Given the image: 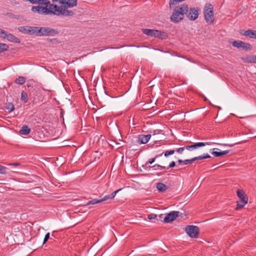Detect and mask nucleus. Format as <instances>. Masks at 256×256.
<instances>
[{
  "mask_svg": "<svg viewBox=\"0 0 256 256\" xmlns=\"http://www.w3.org/2000/svg\"><path fill=\"white\" fill-rule=\"evenodd\" d=\"M151 137L150 134L144 135V134H139L138 138V144H146L150 140Z\"/></svg>",
  "mask_w": 256,
  "mask_h": 256,
  "instance_id": "13",
  "label": "nucleus"
},
{
  "mask_svg": "<svg viewBox=\"0 0 256 256\" xmlns=\"http://www.w3.org/2000/svg\"><path fill=\"white\" fill-rule=\"evenodd\" d=\"M252 63H256V56L252 55Z\"/></svg>",
  "mask_w": 256,
  "mask_h": 256,
  "instance_id": "43",
  "label": "nucleus"
},
{
  "mask_svg": "<svg viewBox=\"0 0 256 256\" xmlns=\"http://www.w3.org/2000/svg\"><path fill=\"white\" fill-rule=\"evenodd\" d=\"M213 144H214V143L212 142H196L192 145L186 146V150H188L190 151H192L194 149L197 148L199 147L204 146L206 145H211Z\"/></svg>",
  "mask_w": 256,
  "mask_h": 256,
  "instance_id": "12",
  "label": "nucleus"
},
{
  "mask_svg": "<svg viewBox=\"0 0 256 256\" xmlns=\"http://www.w3.org/2000/svg\"><path fill=\"white\" fill-rule=\"evenodd\" d=\"M8 109L9 110L10 112H11L12 110H14V104L12 103H9L8 106Z\"/></svg>",
  "mask_w": 256,
  "mask_h": 256,
  "instance_id": "36",
  "label": "nucleus"
},
{
  "mask_svg": "<svg viewBox=\"0 0 256 256\" xmlns=\"http://www.w3.org/2000/svg\"><path fill=\"white\" fill-rule=\"evenodd\" d=\"M160 165L158 164H156L152 166H149L150 168H152L154 170H160Z\"/></svg>",
  "mask_w": 256,
  "mask_h": 256,
  "instance_id": "37",
  "label": "nucleus"
},
{
  "mask_svg": "<svg viewBox=\"0 0 256 256\" xmlns=\"http://www.w3.org/2000/svg\"><path fill=\"white\" fill-rule=\"evenodd\" d=\"M178 2H180L178 0H170L169 2L170 8L174 7Z\"/></svg>",
  "mask_w": 256,
  "mask_h": 256,
  "instance_id": "29",
  "label": "nucleus"
},
{
  "mask_svg": "<svg viewBox=\"0 0 256 256\" xmlns=\"http://www.w3.org/2000/svg\"><path fill=\"white\" fill-rule=\"evenodd\" d=\"M26 82V78L23 76H19L16 80V83L17 84H22Z\"/></svg>",
  "mask_w": 256,
  "mask_h": 256,
  "instance_id": "27",
  "label": "nucleus"
},
{
  "mask_svg": "<svg viewBox=\"0 0 256 256\" xmlns=\"http://www.w3.org/2000/svg\"><path fill=\"white\" fill-rule=\"evenodd\" d=\"M6 168L5 166L0 165V174H5L6 173Z\"/></svg>",
  "mask_w": 256,
  "mask_h": 256,
  "instance_id": "33",
  "label": "nucleus"
},
{
  "mask_svg": "<svg viewBox=\"0 0 256 256\" xmlns=\"http://www.w3.org/2000/svg\"><path fill=\"white\" fill-rule=\"evenodd\" d=\"M166 168L164 166H160V170H164Z\"/></svg>",
  "mask_w": 256,
  "mask_h": 256,
  "instance_id": "44",
  "label": "nucleus"
},
{
  "mask_svg": "<svg viewBox=\"0 0 256 256\" xmlns=\"http://www.w3.org/2000/svg\"><path fill=\"white\" fill-rule=\"evenodd\" d=\"M186 150V146L180 148H178L176 151L177 152H178L180 154H182V152H184V150Z\"/></svg>",
  "mask_w": 256,
  "mask_h": 256,
  "instance_id": "39",
  "label": "nucleus"
},
{
  "mask_svg": "<svg viewBox=\"0 0 256 256\" xmlns=\"http://www.w3.org/2000/svg\"><path fill=\"white\" fill-rule=\"evenodd\" d=\"M174 152L175 150H166L164 152V156L167 157L170 155L173 154L174 153Z\"/></svg>",
  "mask_w": 256,
  "mask_h": 256,
  "instance_id": "31",
  "label": "nucleus"
},
{
  "mask_svg": "<svg viewBox=\"0 0 256 256\" xmlns=\"http://www.w3.org/2000/svg\"><path fill=\"white\" fill-rule=\"evenodd\" d=\"M30 132V128L27 126H22L20 130V133L22 134L27 135Z\"/></svg>",
  "mask_w": 256,
  "mask_h": 256,
  "instance_id": "23",
  "label": "nucleus"
},
{
  "mask_svg": "<svg viewBox=\"0 0 256 256\" xmlns=\"http://www.w3.org/2000/svg\"><path fill=\"white\" fill-rule=\"evenodd\" d=\"M21 100L24 103L28 102V94L26 92L23 91L21 93Z\"/></svg>",
  "mask_w": 256,
  "mask_h": 256,
  "instance_id": "26",
  "label": "nucleus"
},
{
  "mask_svg": "<svg viewBox=\"0 0 256 256\" xmlns=\"http://www.w3.org/2000/svg\"><path fill=\"white\" fill-rule=\"evenodd\" d=\"M224 146H231L232 145H229V144H224Z\"/></svg>",
  "mask_w": 256,
  "mask_h": 256,
  "instance_id": "45",
  "label": "nucleus"
},
{
  "mask_svg": "<svg viewBox=\"0 0 256 256\" xmlns=\"http://www.w3.org/2000/svg\"><path fill=\"white\" fill-rule=\"evenodd\" d=\"M156 188L160 192H163L167 190L168 186L162 182H158L156 184Z\"/></svg>",
  "mask_w": 256,
  "mask_h": 256,
  "instance_id": "18",
  "label": "nucleus"
},
{
  "mask_svg": "<svg viewBox=\"0 0 256 256\" xmlns=\"http://www.w3.org/2000/svg\"><path fill=\"white\" fill-rule=\"evenodd\" d=\"M28 30L27 31L26 34H36V36H40V28L38 27H34V26H29L28 27Z\"/></svg>",
  "mask_w": 256,
  "mask_h": 256,
  "instance_id": "14",
  "label": "nucleus"
},
{
  "mask_svg": "<svg viewBox=\"0 0 256 256\" xmlns=\"http://www.w3.org/2000/svg\"><path fill=\"white\" fill-rule=\"evenodd\" d=\"M178 211H172L165 216L164 222L166 223L172 222L178 216Z\"/></svg>",
  "mask_w": 256,
  "mask_h": 256,
  "instance_id": "9",
  "label": "nucleus"
},
{
  "mask_svg": "<svg viewBox=\"0 0 256 256\" xmlns=\"http://www.w3.org/2000/svg\"><path fill=\"white\" fill-rule=\"evenodd\" d=\"M142 32L151 37L157 38L162 40L166 39L168 36L166 32L156 30H151L148 28H142Z\"/></svg>",
  "mask_w": 256,
  "mask_h": 256,
  "instance_id": "4",
  "label": "nucleus"
},
{
  "mask_svg": "<svg viewBox=\"0 0 256 256\" xmlns=\"http://www.w3.org/2000/svg\"><path fill=\"white\" fill-rule=\"evenodd\" d=\"M6 34V32L0 28V37L4 38Z\"/></svg>",
  "mask_w": 256,
  "mask_h": 256,
  "instance_id": "40",
  "label": "nucleus"
},
{
  "mask_svg": "<svg viewBox=\"0 0 256 256\" xmlns=\"http://www.w3.org/2000/svg\"><path fill=\"white\" fill-rule=\"evenodd\" d=\"M186 233L192 238H196L200 232V229L197 226H188L185 228Z\"/></svg>",
  "mask_w": 256,
  "mask_h": 256,
  "instance_id": "8",
  "label": "nucleus"
},
{
  "mask_svg": "<svg viewBox=\"0 0 256 256\" xmlns=\"http://www.w3.org/2000/svg\"><path fill=\"white\" fill-rule=\"evenodd\" d=\"M175 166H176L175 162H174V161H172V162L170 164L169 166H168V168H172L174 167Z\"/></svg>",
  "mask_w": 256,
  "mask_h": 256,
  "instance_id": "41",
  "label": "nucleus"
},
{
  "mask_svg": "<svg viewBox=\"0 0 256 256\" xmlns=\"http://www.w3.org/2000/svg\"><path fill=\"white\" fill-rule=\"evenodd\" d=\"M48 4H43L46 6L44 7L40 6H32V11L40 14L56 15L55 10L52 6H54V4H50L49 0H48Z\"/></svg>",
  "mask_w": 256,
  "mask_h": 256,
  "instance_id": "3",
  "label": "nucleus"
},
{
  "mask_svg": "<svg viewBox=\"0 0 256 256\" xmlns=\"http://www.w3.org/2000/svg\"><path fill=\"white\" fill-rule=\"evenodd\" d=\"M246 37L250 38H254L256 39V31L248 30L244 32L242 34Z\"/></svg>",
  "mask_w": 256,
  "mask_h": 256,
  "instance_id": "16",
  "label": "nucleus"
},
{
  "mask_svg": "<svg viewBox=\"0 0 256 256\" xmlns=\"http://www.w3.org/2000/svg\"><path fill=\"white\" fill-rule=\"evenodd\" d=\"M157 158H158V156H156L154 158L149 159L148 162L146 164V165L148 164H152L155 162V160Z\"/></svg>",
  "mask_w": 256,
  "mask_h": 256,
  "instance_id": "32",
  "label": "nucleus"
},
{
  "mask_svg": "<svg viewBox=\"0 0 256 256\" xmlns=\"http://www.w3.org/2000/svg\"><path fill=\"white\" fill-rule=\"evenodd\" d=\"M28 26H26V27L22 26V27H20V28H19V30L20 32H24L26 33L27 31L28 30Z\"/></svg>",
  "mask_w": 256,
  "mask_h": 256,
  "instance_id": "38",
  "label": "nucleus"
},
{
  "mask_svg": "<svg viewBox=\"0 0 256 256\" xmlns=\"http://www.w3.org/2000/svg\"><path fill=\"white\" fill-rule=\"evenodd\" d=\"M121 190L122 189L116 190L114 191L113 192H112L110 194L105 196H104L100 199H92V200H89L87 202L86 206H89L90 204H96L109 199H113L116 196V194Z\"/></svg>",
  "mask_w": 256,
  "mask_h": 256,
  "instance_id": "6",
  "label": "nucleus"
},
{
  "mask_svg": "<svg viewBox=\"0 0 256 256\" xmlns=\"http://www.w3.org/2000/svg\"><path fill=\"white\" fill-rule=\"evenodd\" d=\"M238 196L240 198V200H248V198L246 195L243 190H238L236 192Z\"/></svg>",
  "mask_w": 256,
  "mask_h": 256,
  "instance_id": "19",
  "label": "nucleus"
},
{
  "mask_svg": "<svg viewBox=\"0 0 256 256\" xmlns=\"http://www.w3.org/2000/svg\"><path fill=\"white\" fill-rule=\"evenodd\" d=\"M160 130H154V132H153V134H154V135H155V134H160Z\"/></svg>",
  "mask_w": 256,
  "mask_h": 256,
  "instance_id": "42",
  "label": "nucleus"
},
{
  "mask_svg": "<svg viewBox=\"0 0 256 256\" xmlns=\"http://www.w3.org/2000/svg\"><path fill=\"white\" fill-rule=\"evenodd\" d=\"M40 36H54L59 34V32L57 30L50 27H40Z\"/></svg>",
  "mask_w": 256,
  "mask_h": 256,
  "instance_id": "7",
  "label": "nucleus"
},
{
  "mask_svg": "<svg viewBox=\"0 0 256 256\" xmlns=\"http://www.w3.org/2000/svg\"><path fill=\"white\" fill-rule=\"evenodd\" d=\"M242 60L244 62L252 63V55L247 56L245 57L242 58Z\"/></svg>",
  "mask_w": 256,
  "mask_h": 256,
  "instance_id": "24",
  "label": "nucleus"
},
{
  "mask_svg": "<svg viewBox=\"0 0 256 256\" xmlns=\"http://www.w3.org/2000/svg\"><path fill=\"white\" fill-rule=\"evenodd\" d=\"M186 16L192 20H196L198 16V9L196 8H188Z\"/></svg>",
  "mask_w": 256,
  "mask_h": 256,
  "instance_id": "10",
  "label": "nucleus"
},
{
  "mask_svg": "<svg viewBox=\"0 0 256 256\" xmlns=\"http://www.w3.org/2000/svg\"><path fill=\"white\" fill-rule=\"evenodd\" d=\"M24 2H28L32 4H48V0H22Z\"/></svg>",
  "mask_w": 256,
  "mask_h": 256,
  "instance_id": "17",
  "label": "nucleus"
},
{
  "mask_svg": "<svg viewBox=\"0 0 256 256\" xmlns=\"http://www.w3.org/2000/svg\"><path fill=\"white\" fill-rule=\"evenodd\" d=\"M53 2H59L61 4L58 6L56 4L52 6L55 10L56 16H72L74 12L72 10V8L77 6L78 0H52Z\"/></svg>",
  "mask_w": 256,
  "mask_h": 256,
  "instance_id": "1",
  "label": "nucleus"
},
{
  "mask_svg": "<svg viewBox=\"0 0 256 256\" xmlns=\"http://www.w3.org/2000/svg\"><path fill=\"white\" fill-rule=\"evenodd\" d=\"M4 38H6L8 41L12 42H20V40L18 38L16 37L12 34H8L6 32V34L4 35Z\"/></svg>",
  "mask_w": 256,
  "mask_h": 256,
  "instance_id": "15",
  "label": "nucleus"
},
{
  "mask_svg": "<svg viewBox=\"0 0 256 256\" xmlns=\"http://www.w3.org/2000/svg\"><path fill=\"white\" fill-rule=\"evenodd\" d=\"M50 233L48 232L47 234H46L44 236V241H43V242H42V244H44L46 243V242L50 238Z\"/></svg>",
  "mask_w": 256,
  "mask_h": 256,
  "instance_id": "34",
  "label": "nucleus"
},
{
  "mask_svg": "<svg viewBox=\"0 0 256 256\" xmlns=\"http://www.w3.org/2000/svg\"><path fill=\"white\" fill-rule=\"evenodd\" d=\"M210 158V156L208 154H204L202 155L192 158L191 159V160L194 162L195 160H202L204 159L208 158Z\"/></svg>",
  "mask_w": 256,
  "mask_h": 256,
  "instance_id": "21",
  "label": "nucleus"
},
{
  "mask_svg": "<svg viewBox=\"0 0 256 256\" xmlns=\"http://www.w3.org/2000/svg\"><path fill=\"white\" fill-rule=\"evenodd\" d=\"M8 48V46L7 44L3 43H0V53L3 52L6 50H7Z\"/></svg>",
  "mask_w": 256,
  "mask_h": 256,
  "instance_id": "25",
  "label": "nucleus"
},
{
  "mask_svg": "<svg viewBox=\"0 0 256 256\" xmlns=\"http://www.w3.org/2000/svg\"><path fill=\"white\" fill-rule=\"evenodd\" d=\"M229 152V150H226L222 152H213L212 154L216 157H220L228 154Z\"/></svg>",
  "mask_w": 256,
  "mask_h": 256,
  "instance_id": "22",
  "label": "nucleus"
},
{
  "mask_svg": "<svg viewBox=\"0 0 256 256\" xmlns=\"http://www.w3.org/2000/svg\"><path fill=\"white\" fill-rule=\"evenodd\" d=\"M188 7L187 4H182L176 6L170 16V20L176 23L180 22L184 18V14L188 12Z\"/></svg>",
  "mask_w": 256,
  "mask_h": 256,
  "instance_id": "2",
  "label": "nucleus"
},
{
  "mask_svg": "<svg viewBox=\"0 0 256 256\" xmlns=\"http://www.w3.org/2000/svg\"><path fill=\"white\" fill-rule=\"evenodd\" d=\"M156 218V215L154 214H151L148 216V218L149 220H154Z\"/></svg>",
  "mask_w": 256,
  "mask_h": 256,
  "instance_id": "35",
  "label": "nucleus"
},
{
  "mask_svg": "<svg viewBox=\"0 0 256 256\" xmlns=\"http://www.w3.org/2000/svg\"><path fill=\"white\" fill-rule=\"evenodd\" d=\"M178 162L179 164H183L184 165H187V164H189L190 163L193 162V161L191 160V159H190V160H178Z\"/></svg>",
  "mask_w": 256,
  "mask_h": 256,
  "instance_id": "28",
  "label": "nucleus"
},
{
  "mask_svg": "<svg viewBox=\"0 0 256 256\" xmlns=\"http://www.w3.org/2000/svg\"><path fill=\"white\" fill-rule=\"evenodd\" d=\"M178 2H180L178 0H170L169 2L170 8L174 7Z\"/></svg>",
  "mask_w": 256,
  "mask_h": 256,
  "instance_id": "30",
  "label": "nucleus"
},
{
  "mask_svg": "<svg viewBox=\"0 0 256 256\" xmlns=\"http://www.w3.org/2000/svg\"><path fill=\"white\" fill-rule=\"evenodd\" d=\"M248 202V200H240L237 201V204L236 208V210L242 208Z\"/></svg>",
  "mask_w": 256,
  "mask_h": 256,
  "instance_id": "20",
  "label": "nucleus"
},
{
  "mask_svg": "<svg viewBox=\"0 0 256 256\" xmlns=\"http://www.w3.org/2000/svg\"><path fill=\"white\" fill-rule=\"evenodd\" d=\"M232 46L236 48H242L243 50H250V45L240 40H234L232 42Z\"/></svg>",
  "mask_w": 256,
  "mask_h": 256,
  "instance_id": "11",
  "label": "nucleus"
},
{
  "mask_svg": "<svg viewBox=\"0 0 256 256\" xmlns=\"http://www.w3.org/2000/svg\"><path fill=\"white\" fill-rule=\"evenodd\" d=\"M204 16L206 22L208 24H212L214 21L213 6L210 4H206L204 8Z\"/></svg>",
  "mask_w": 256,
  "mask_h": 256,
  "instance_id": "5",
  "label": "nucleus"
}]
</instances>
